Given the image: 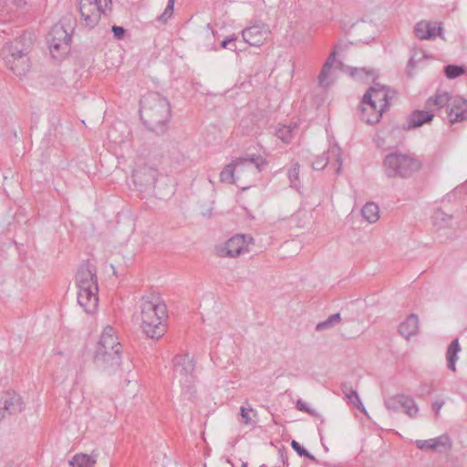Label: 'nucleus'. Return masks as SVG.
<instances>
[{"label":"nucleus","mask_w":467,"mask_h":467,"mask_svg":"<svg viewBox=\"0 0 467 467\" xmlns=\"http://www.w3.org/2000/svg\"><path fill=\"white\" fill-rule=\"evenodd\" d=\"M140 119L152 132L160 135L168 129L171 105L166 98L157 92H150L140 99Z\"/></svg>","instance_id":"nucleus-1"},{"label":"nucleus","mask_w":467,"mask_h":467,"mask_svg":"<svg viewBox=\"0 0 467 467\" xmlns=\"http://www.w3.org/2000/svg\"><path fill=\"white\" fill-rule=\"evenodd\" d=\"M121 353L122 346L116 329L111 326H106L94 353L95 365L102 371L115 373L120 366Z\"/></svg>","instance_id":"nucleus-2"},{"label":"nucleus","mask_w":467,"mask_h":467,"mask_svg":"<svg viewBox=\"0 0 467 467\" xmlns=\"http://www.w3.org/2000/svg\"><path fill=\"white\" fill-rule=\"evenodd\" d=\"M140 307L143 332L150 338L161 337L168 317L166 305L159 296L150 295L141 298Z\"/></svg>","instance_id":"nucleus-3"},{"label":"nucleus","mask_w":467,"mask_h":467,"mask_svg":"<svg viewBox=\"0 0 467 467\" xmlns=\"http://www.w3.org/2000/svg\"><path fill=\"white\" fill-rule=\"evenodd\" d=\"M78 302L88 314L96 312L99 305L97 269L89 262L82 264L76 275Z\"/></svg>","instance_id":"nucleus-4"},{"label":"nucleus","mask_w":467,"mask_h":467,"mask_svg":"<svg viewBox=\"0 0 467 467\" xmlns=\"http://www.w3.org/2000/svg\"><path fill=\"white\" fill-rule=\"evenodd\" d=\"M390 99L389 88L374 81L362 98L361 119L368 124L378 123L388 109Z\"/></svg>","instance_id":"nucleus-5"},{"label":"nucleus","mask_w":467,"mask_h":467,"mask_svg":"<svg viewBox=\"0 0 467 467\" xmlns=\"http://www.w3.org/2000/svg\"><path fill=\"white\" fill-rule=\"evenodd\" d=\"M382 167L389 179H408L421 169L422 163L415 154L395 151L385 156Z\"/></svg>","instance_id":"nucleus-6"},{"label":"nucleus","mask_w":467,"mask_h":467,"mask_svg":"<svg viewBox=\"0 0 467 467\" xmlns=\"http://www.w3.org/2000/svg\"><path fill=\"white\" fill-rule=\"evenodd\" d=\"M234 164L235 185L245 190L258 180L259 173L266 162L262 156L253 155L246 158H237L234 160Z\"/></svg>","instance_id":"nucleus-7"},{"label":"nucleus","mask_w":467,"mask_h":467,"mask_svg":"<svg viewBox=\"0 0 467 467\" xmlns=\"http://www.w3.org/2000/svg\"><path fill=\"white\" fill-rule=\"evenodd\" d=\"M5 66L16 76L22 77L30 68L27 53L18 47V43H6L0 53Z\"/></svg>","instance_id":"nucleus-8"},{"label":"nucleus","mask_w":467,"mask_h":467,"mask_svg":"<svg viewBox=\"0 0 467 467\" xmlns=\"http://www.w3.org/2000/svg\"><path fill=\"white\" fill-rule=\"evenodd\" d=\"M50 54L55 59H61L70 51L71 35L61 24L55 25L47 36Z\"/></svg>","instance_id":"nucleus-9"},{"label":"nucleus","mask_w":467,"mask_h":467,"mask_svg":"<svg viewBox=\"0 0 467 467\" xmlns=\"http://www.w3.org/2000/svg\"><path fill=\"white\" fill-rule=\"evenodd\" d=\"M80 0L79 12L86 26L93 28L99 23L101 14L110 10L111 0Z\"/></svg>","instance_id":"nucleus-10"},{"label":"nucleus","mask_w":467,"mask_h":467,"mask_svg":"<svg viewBox=\"0 0 467 467\" xmlns=\"http://www.w3.org/2000/svg\"><path fill=\"white\" fill-rule=\"evenodd\" d=\"M194 368L195 363L189 354H182L174 357V376L183 388L190 389L193 385Z\"/></svg>","instance_id":"nucleus-11"},{"label":"nucleus","mask_w":467,"mask_h":467,"mask_svg":"<svg viewBox=\"0 0 467 467\" xmlns=\"http://www.w3.org/2000/svg\"><path fill=\"white\" fill-rule=\"evenodd\" d=\"M253 244L254 239L252 236L248 234H235L218 250V254L223 257H236L248 253L250 246Z\"/></svg>","instance_id":"nucleus-12"},{"label":"nucleus","mask_w":467,"mask_h":467,"mask_svg":"<svg viewBox=\"0 0 467 467\" xmlns=\"http://www.w3.org/2000/svg\"><path fill=\"white\" fill-rule=\"evenodd\" d=\"M327 165L333 166L337 174L341 172L342 169V152L337 145H332L328 148L327 152L317 156L312 163L315 170L320 171Z\"/></svg>","instance_id":"nucleus-13"},{"label":"nucleus","mask_w":467,"mask_h":467,"mask_svg":"<svg viewBox=\"0 0 467 467\" xmlns=\"http://www.w3.org/2000/svg\"><path fill=\"white\" fill-rule=\"evenodd\" d=\"M24 410V402L19 394L15 391H5L0 398V420L6 414H17Z\"/></svg>","instance_id":"nucleus-14"},{"label":"nucleus","mask_w":467,"mask_h":467,"mask_svg":"<svg viewBox=\"0 0 467 467\" xmlns=\"http://www.w3.org/2000/svg\"><path fill=\"white\" fill-rule=\"evenodd\" d=\"M269 27L265 24H255L242 31L244 40L253 47L262 46L270 35Z\"/></svg>","instance_id":"nucleus-15"},{"label":"nucleus","mask_w":467,"mask_h":467,"mask_svg":"<svg viewBox=\"0 0 467 467\" xmlns=\"http://www.w3.org/2000/svg\"><path fill=\"white\" fill-rule=\"evenodd\" d=\"M414 32L420 39H434L437 35L441 36L442 27L437 23L420 21L416 24Z\"/></svg>","instance_id":"nucleus-16"},{"label":"nucleus","mask_w":467,"mask_h":467,"mask_svg":"<svg viewBox=\"0 0 467 467\" xmlns=\"http://www.w3.org/2000/svg\"><path fill=\"white\" fill-rule=\"evenodd\" d=\"M416 446L421 451H441V449H449L451 447V441L447 435H441L439 437L429 440H417Z\"/></svg>","instance_id":"nucleus-17"},{"label":"nucleus","mask_w":467,"mask_h":467,"mask_svg":"<svg viewBox=\"0 0 467 467\" xmlns=\"http://www.w3.org/2000/svg\"><path fill=\"white\" fill-rule=\"evenodd\" d=\"M156 171L151 168H144L140 171H135L132 174L133 181L136 184L141 187L153 186L156 187Z\"/></svg>","instance_id":"nucleus-18"},{"label":"nucleus","mask_w":467,"mask_h":467,"mask_svg":"<svg viewBox=\"0 0 467 467\" xmlns=\"http://www.w3.org/2000/svg\"><path fill=\"white\" fill-rule=\"evenodd\" d=\"M462 106L467 107L464 99H457L451 105L448 106V118L451 123L462 121L465 119L466 111Z\"/></svg>","instance_id":"nucleus-19"},{"label":"nucleus","mask_w":467,"mask_h":467,"mask_svg":"<svg viewBox=\"0 0 467 467\" xmlns=\"http://www.w3.org/2000/svg\"><path fill=\"white\" fill-rule=\"evenodd\" d=\"M419 329V319L414 314H410L405 321H403L399 327L400 334L406 339L415 336Z\"/></svg>","instance_id":"nucleus-20"},{"label":"nucleus","mask_w":467,"mask_h":467,"mask_svg":"<svg viewBox=\"0 0 467 467\" xmlns=\"http://www.w3.org/2000/svg\"><path fill=\"white\" fill-rule=\"evenodd\" d=\"M341 390L348 403L352 404L354 407L363 411L364 413L367 412L357 390H355L348 382H344L341 384Z\"/></svg>","instance_id":"nucleus-21"},{"label":"nucleus","mask_w":467,"mask_h":467,"mask_svg":"<svg viewBox=\"0 0 467 467\" xmlns=\"http://www.w3.org/2000/svg\"><path fill=\"white\" fill-rule=\"evenodd\" d=\"M433 118V113L431 110H415L408 119V129L420 127L424 123L431 121Z\"/></svg>","instance_id":"nucleus-22"},{"label":"nucleus","mask_w":467,"mask_h":467,"mask_svg":"<svg viewBox=\"0 0 467 467\" xmlns=\"http://www.w3.org/2000/svg\"><path fill=\"white\" fill-rule=\"evenodd\" d=\"M336 62V54L335 52H332L329 55L328 58L327 59L326 63L324 64L322 70L318 76L319 84L321 86L327 87L331 83V70Z\"/></svg>","instance_id":"nucleus-23"},{"label":"nucleus","mask_w":467,"mask_h":467,"mask_svg":"<svg viewBox=\"0 0 467 467\" xmlns=\"http://www.w3.org/2000/svg\"><path fill=\"white\" fill-rule=\"evenodd\" d=\"M461 351L459 339L455 338L448 346L446 352L447 367L451 371L456 370V361L458 360V354Z\"/></svg>","instance_id":"nucleus-24"},{"label":"nucleus","mask_w":467,"mask_h":467,"mask_svg":"<svg viewBox=\"0 0 467 467\" xmlns=\"http://www.w3.org/2000/svg\"><path fill=\"white\" fill-rule=\"evenodd\" d=\"M96 462L97 454L78 453L69 461V465L70 467H95Z\"/></svg>","instance_id":"nucleus-25"},{"label":"nucleus","mask_w":467,"mask_h":467,"mask_svg":"<svg viewBox=\"0 0 467 467\" xmlns=\"http://www.w3.org/2000/svg\"><path fill=\"white\" fill-rule=\"evenodd\" d=\"M363 218L369 223L379 219V208L375 202H367L361 209Z\"/></svg>","instance_id":"nucleus-26"},{"label":"nucleus","mask_w":467,"mask_h":467,"mask_svg":"<svg viewBox=\"0 0 467 467\" xmlns=\"http://www.w3.org/2000/svg\"><path fill=\"white\" fill-rule=\"evenodd\" d=\"M450 96L447 92L437 93L426 101L427 109L432 111L434 108L441 109L448 104Z\"/></svg>","instance_id":"nucleus-27"},{"label":"nucleus","mask_w":467,"mask_h":467,"mask_svg":"<svg viewBox=\"0 0 467 467\" xmlns=\"http://www.w3.org/2000/svg\"><path fill=\"white\" fill-rule=\"evenodd\" d=\"M401 408L404 412L410 418L415 419L419 414V407L414 399L407 394L403 393V399L401 402Z\"/></svg>","instance_id":"nucleus-28"},{"label":"nucleus","mask_w":467,"mask_h":467,"mask_svg":"<svg viewBox=\"0 0 467 467\" xmlns=\"http://www.w3.org/2000/svg\"><path fill=\"white\" fill-rule=\"evenodd\" d=\"M434 226L438 229L450 227L452 221V216L445 213L441 209H437L432 216Z\"/></svg>","instance_id":"nucleus-29"},{"label":"nucleus","mask_w":467,"mask_h":467,"mask_svg":"<svg viewBox=\"0 0 467 467\" xmlns=\"http://www.w3.org/2000/svg\"><path fill=\"white\" fill-rule=\"evenodd\" d=\"M350 75L352 78H356L357 80L365 81V82H368L369 80H372L374 82V80L377 77L375 70L367 69L365 67L352 68L350 71Z\"/></svg>","instance_id":"nucleus-30"},{"label":"nucleus","mask_w":467,"mask_h":467,"mask_svg":"<svg viewBox=\"0 0 467 467\" xmlns=\"http://www.w3.org/2000/svg\"><path fill=\"white\" fill-rule=\"evenodd\" d=\"M245 404L247 406H242L240 408V415H241L240 421L245 425H253V424H254V421L253 420V417L257 416V411L251 407V405L248 403V401H245Z\"/></svg>","instance_id":"nucleus-31"},{"label":"nucleus","mask_w":467,"mask_h":467,"mask_svg":"<svg viewBox=\"0 0 467 467\" xmlns=\"http://www.w3.org/2000/svg\"><path fill=\"white\" fill-rule=\"evenodd\" d=\"M235 164L234 160L226 165L220 173V180L222 182L235 184Z\"/></svg>","instance_id":"nucleus-32"},{"label":"nucleus","mask_w":467,"mask_h":467,"mask_svg":"<svg viewBox=\"0 0 467 467\" xmlns=\"http://www.w3.org/2000/svg\"><path fill=\"white\" fill-rule=\"evenodd\" d=\"M403 393L390 396L384 400L385 407L388 410L397 412L401 409Z\"/></svg>","instance_id":"nucleus-33"},{"label":"nucleus","mask_w":467,"mask_h":467,"mask_svg":"<svg viewBox=\"0 0 467 467\" xmlns=\"http://www.w3.org/2000/svg\"><path fill=\"white\" fill-rule=\"evenodd\" d=\"M296 128V126L292 128L291 126L282 125L276 129L275 134L283 142L289 143L294 137Z\"/></svg>","instance_id":"nucleus-34"},{"label":"nucleus","mask_w":467,"mask_h":467,"mask_svg":"<svg viewBox=\"0 0 467 467\" xmlns=\"http://www.w3.org/2000/svg\"><path fill=\"white\" fill-rule=\"evenodd\" d=\"M341 320V317L339 313L333 314L329 316L325 321L319 322L316 329L317 331H323L329 328L334 327L336 325H337Z\"/></svg>","instance_id":"nucleus-35"},{"label":"nucleus","mask_w":467,"mask_h":467,"mask_svg":"<svg viewBox=\"0 0 467 467\" xmlns=\"http://www.w3.org/2000/svg\"><path fill=\"white\" fill-rule=\"evenodd\" d=\"M288 178L292 187L298 188L300 186L299 164L297 162L293 163L292 167L288 170Z\"/></svg>","instance_id":"nucleus-36"},{"label":"nucleus","mask_w":467,"mask_h":467,"mask_svg":"<svg viewBox=\"0 0 467 467\" xmlns=\"http://www.w3.org/2000/svg\"><path fill=\"white\" fill-rule=\"evenodd\" d=\"M444 73L448 78L452 79L462 75L464 73V68L462 66L448 65L444 68Z\"/></svg>","instance_id":"nucleus-37"},{"label":"nucleus","mask_w":467,"mask_h":467,"mask_svg":"<svg viewBox=\"0 0 467 467\" xmlns=\"http://www.w3.org/2000/svg\"><path fill=\"white\" fill-rule=\"evenodd\" d=\"M292 448L298 453L300 456H304L307 454V451L304 449L296 441L293 440L291 441Z\"/></svg>","instance_id":"nucleus-38"},{"label":"nucleus","mask_w":467,"mask_h":467,"mask_svg":"<svg viewBox=\"0 0 467 467\" xmlns=\"http://www.w3.org/2000/svg\"><path fill=\"white\" fill-rule=\"evenodd\" d=\"M278 453H279V458H280L284 467H287L288 466V458L286 455L285 448L284 446L279 448Z\"/></svg>","instance_id":"nucleus-39"},{"label":"nucleus","mask_w":467,"mask_h":467,"mask_svg":"<svg viewBox=\"0 0 467 467\" xmlns=\"http://www.w3.org/2000/svg\"><path fill=\"white\" fill-rule=\"evenodd\" d=\"M112 32L117 39H121L124 36L125 29L122 26H113Z\"/></svg>","instance_id":"nucleus-40"},{"label":"nucleus","mask_w":467,"mask_h":467,"mask_svg":"<svg viewBox=\"0 0 467 467\" xmlns=\"http://www.w3.org/2000/svg\"><path fill=\"white\" fill-rule=\"evenodd\" d=\"M296 409L300 411H305V412H307L309 414H313V411L308 408V406L306 405V402H304L302 400H298L296 401Z\"/></svg>","instance_id":"nucleus-41"},{"label":"nucleus","mask_w":467,"mask_h":467,"mask_svg":"<svg viewBox=\"0 0 467 467\" xmlns=\"http://www.w3.org/2000/svg\"><path fill=\"white\" fill-rule=\"evenodd\" d=\"M444 405V401L443 400H435L432 405H431V408L434 411V414H435V417L438 418L439 415H440V410L442 408V406Z\"/></svg>","instance_id":"nucleus-42"},{"label":"nucleus","mask_w":467,"mask_h":467,"mask_svg":"<svg viewBox=\"0 0 467 467\" xmlns=\"http://www.w3.org/2000/svg\"><path fill=\"white\" fill-rule=\"evenodd\" d=\"M174 3H175V0H168V4H167V6L165 8V11L169 12L170 14L172 15L173 8H174Z\"/></svg>","instance_id":"nucleus-43"},{"label":"nucleus","mask_w":467,"mask_h":467,"mask_svg":"<svg viewBox=\"0 0 467 467\" xmlns=\"http://www.w3.org/2000/svg\"><path fill=\"white\" fill-rule=\"evenodd\" d=\"M235 39H236V38H235V37H234V36L227 37V38H225V39L221 43V47H222L223 48H226V47H228V45H229L230 43H232L233 41H234Z\"/></svg>","instance_id":"nucleus-44"},{"label":"nucleus","mask_w":467,"mask_h":467,"mask_svg":"<svg viewBox=\"0 0 467 467\" xmlns=\"http://www.w3.org/2000/svg\"><path fill=\"white\" fill-rule=\"evenodd\" d=\"M171 16V14L164 10L163 13L159 16V20L161 22H166Z\"/></svg>","instance_id":"nucleus-45"},{"label":"nucleus","mask_w":467,"mask_h":467,"mask_svg":"<svg viewBox=\"0 0 467 467\" xmlns=\"http://www.w3.org/2000/svg\"><path fill=\"white\" fill-rule=\"evenodd\" d=\"M7 0H0V16L5 13V7L6 6Z\"/></svg>","instance_id":"nucleus-46"},{"label":"nucleus","mask_w":467,"mask_h":467,"mask_svg":"<svg viewBox=\"0 0 467 467\" xmlns=\"http://www.w3.org/2000/svg\"><path fill=\"white\" fill-rule=\"evenodd\" d=\"M304 456L307 457L309 460H311L314 462H318L317 459L314 455H312L308 451H307V454H305Z\"/></svg>","instance_id":"nucleus-47"},{"label":"nucleus","mask_w":467,"mask_h":467,"mask_svg":"<svg viewBox=\"0 0 467 467\" xmlns=\"http://www.w3.org/2000/svg\"><path fill=\"white\" fill-rule=\"evenodd\" d=\"M373 113H374V111H373V110H367V111H366V116H367V117H372Z\"/></svg>","instance_id":"nucleus-48"},{"label":"nucleus","mask_w":467,"mask_h":467,"mask_svg":"<svg viewBox=\"0 0 467 467\" xmlns=\"http://www.w3.org/2000/svg\"><path fill=\"white\" fill-rule=\"evenodd\" d=\"M173 192L172 191V188L171 189V191L169 192L170 194H171Z\"/></svg>","instance_id":"nucleus-49"},{"label":"nucleus","mask_w":467,"mask_h":467,"mask_svg":"<svg viewBox=\"0 0 467 467\" xmlns=\"http://www.w3.org/2000/svg\"><path fill=\"white\" fill-rule=\"evenodd\" d=\"M243 466H244V467H248V466H247V463H244V464H243Z\"/></svg>","instance_id":"nucleus-50"}]
</instances>
